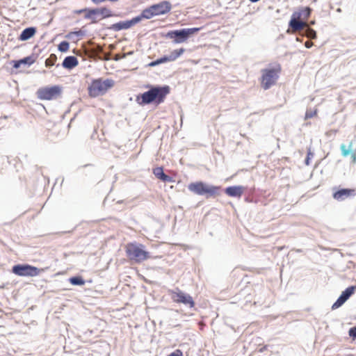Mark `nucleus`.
Returning <instances> with one entry per match:
<instances>
[{
  "mask_svg": "<svg viewBox=\"0 0 356 356\" xmlns=\"http://www.w3.org/2000/svg\"><path fill=\"white\" fill-rule=\"evenodd\" d=\"M170 92V88L168 86H152L149 90L137 95L136 101L140 105L151 103L159 105L165 101Z\"/></svg>",
  "mask_w": 356,
  "mask_h": 356,
  "instance_id": "obj_1",
  "label": "nucleus"
},
{
  "mask_svg": "<svg viewBox=\"0 0 356 356\" xmlns=\"http://www.w3.org/2000/svg\"><path fill=\"white\" fill-rule=\"evenodd\" d=\"M312 9L309 7H300L292 14L289 27L293 33L302 30L307 26V21L310 17Z\"/></svg>",
  "mask_w": 356,
  "mask_h": 356,
  "instance_id": "obj_2",
  "label": "nucleus"
},
{
  "mask_svg": "<svg viewBox=\"0 0 356 356\" xmlns=\"http://www.w3.org/2000/svg\"><path fill=\"white\" fill-rule=\"evenodd\" d=\"M115 82L110 79L102 78L94 79L88 87V95L95 98L105 95L108 90L114 86Z\"/></svg>",
  "mask_w": 356,
  "mask_h": 356,
  "instance_id": "obj_3",
  "label": "nucleus"
},
{
  "mask_svg": "<svg viewBox=\"0 0 356 356\" xmlns=\"http://www.w3.org/2000/svg\"><path fill=\"white\" fill-rule=\"evenodd\" d=\"M127 258L136 263H141L150 258L149 252L144 250L142 244L129 243L125 246Z\"/></svg>",
  "mask_w": 356,
  "mask_h": 356,
  "instance_id": "obj_4",
  "label": "nucleus"
},
{
  "mask_svg": "<svg viewBox=\"0 0 356 356\" xmlns=\"http://www.w3.org/2000/svg\"><path fill=\"white\" fill-rule=\"evenodd\" d=\"M74 13L76 15L84 13L85 19H91L92 23H97L103 19L110 17L113 15L111 10L106 7L93 9L83 8L74 10Z\"/></svg>",
  "mask_w": 356,
  "mask_h": 356,
  "instance_id": "obj_5",
  "label": "nucleus"
},
{
  "mask_svg": "<svg viewBox=\"0 0 356 356\" xmlns=\"http://www.w3.org/2000/svg\"><path fill=\"white\" fill-rule=\"evenodd\" d=\"M281 72L280 65L273 68H266L261 70V76L260 79L261 86L264 90H268L274 86Z\"/></svg>",
  "mask_w": 356,
  "mask_h": 356,
  "instance_id": "obj_6",
  "label": "nucleus"
},
{
  "mask_svg": "<svg viewBox=\"0 0 356 356\" xmlns=\"http://www.w3.org/2000/svg\"><path fill=\"white\" fill-rule=\"evenodd\" d=\"M190 191L199 195H206L209 196H216L219 193L220 186H209L202 181L191 183L188 186Z\"/></svg>",
  "mask_w": 356,
  "mask_h": 356,
  "instance_id": "obj_7",
  "label": "nucleus"
},
{
  "mask_svg": "<svg viewBox=\"0 0 356 356\" xmlns=\"http://www.w3.org/2000/svg\"><path fill=\"white\" fill-rule=\"evenodd\" d=\"M61 93L62 87L58 85H55L40 88L36 92V95L40 100L51 101L59 97Z\"/></svg>",
  "mask_w": 356,
  "mask_h": 356,
  "instance_id": "obj_8",
  "label": "nucleus"
},
{
  "mask_svg": "<svg viewBox=\"0 0 356 356\" xmlns=\"http://www.w3.org/2000/svg\"><path fill=\"white\" fill-rule=\"evenodd\" d=\"M42 268H38L29 264H17L13 267L12 272L21 277H35L43 272Z\"/></svg>",
  "mask_w": 356,
  "mask_h": 356,
  "instance_id": "obj_9",
  "label": "nucleus"
},
{
  "mask_svg": "<svg viewBox=\"0 0 356 356\" xmlns=\"http://www.w3.org/2000/svg\"><path fill=\"white\" fill-rule=\"evenodd\" d=\"M200 30V28H190L171 31L167 33L166 36L169 38L174 39L175 43H181L186 41L190 35H193Z\"/></svg>",
  "mask_w": 356,
  "mask_h": 356,
  "instance_id": "obj_10",
  "label": "nucleus"
},
{
  "mask_svg": "<svg viewBox=\"0 0 356 356\" xmlns=\"http://www.w3.org/2000/svg\"><path fill=\"white\" fill-rule=\"evenodd\" d=\"M169 294L173 302L178 304H184L190 308L195 307V301L192 296L177 288L175 290H170Z\"/></svg>",
  "mask_w": 356,
  "mask_h": 356,
  "instance_id": "obj_11",
  "label": "nucleus"
},
{
  "mask_svg": "<svg viewBox=\"0 0 356 356\" xmlns=\"http://www.w3.org/2000/svg\"><path fill=\"white\" fill-rule=\"evenodd\" d=\"M356 286H351L343 291L337 301L332 305V309H336L341 307L355 292Z\"/></svg>",
  "mask_w": 356,
  "mask_h": 356,
  "instance_id": "obj_12",
  "label": "nucleus"
},
{
  "mask_svg": "<svg viewBox=\"0 0 356 356\" xmlns=\"http://www.w3.org/2000/svg\"><path fill=\"white\" fill-rule=\"evenodd\" d=\"M152 7L156 15H165L169 13L172 9L171 3L168 1H163L159 3L154 4Z\"/></svg>",
  "mask_w": 356,
  "mask_h": 356,
  "instance_id": "obj_13",
  "label": "nucleus"
},
{
  "mask_svg": "<svg viewBox=\"0 0 356 356\" xmlns=\"http://www.w3.org/2000/svg\"><path fill=\"white\" fill-rule=\"evenodd\" d=\"M356 192L355 189L343 188L333 193V198L337 201H343L350 197L355 196Z\"/></svg>",
  "mask_w": 356,
  "mask_h": 356,
  "instance_id": "obj_14",
  "label": "nucleus"
},
{
  "mask_svg": "<svg viewBox=\"0 0 356 356\" xmlns=\"http://www.w3.org/2000/svg\"><path fill=\"white\" fill-rule=\"evenodd\" d=\"M245 188L243 186H233L225 188V193L229 197L240 198L243 194Z\"/></svg>",
  "mask_w": 356,
  "mask_h": 356,
  "instance_id": "obj_15",
  "label": "nucleus"
},
{
  "mask_svg": "<svg viewBox=\"0 0 356 356\" xmlns=\"http://www.w3.org/2000/svg\"><path fill=\"white\" fill-rule=\"evenodd\" d=\"M140 22L139 17H134L131 20L120 22L113 25L115 30L127 29Z\"/></svg>",
  "mask_w": 356,
  "mask_h": 356,
  "instance_id": "obj_16",
  "label": "nucleus"
},
{
  "mask_svg": "<svg viewBox=\"0 0 356 356\" xmlns=\"http://www.w3.org/2000/svg\"><path fill=\"white\" fill-rule=\"evenodd\" d=\"M79 65V60L74 56H67L63 61L62 65L64 68L72 70Z\"/></svg>",
  "mask_w": 356,
  "mask_h": 356,
  "instance_id": "obj_17",
  "label": "nucleus"
},
{
  "mask_svg": "<svg viewBox=\"0 0 356 356\" xmlns=\"http://www.w3.org/2000/svg\"><path fill=\"white\" fill-rule=\"evenodd\" d=\"M153 174L155 175V177L157 179H159L164 182L172 181V177H170V176H168L164 173L163 169L162 167H157V168H154Z\"/></svg>",
  "mask_w": 356,
  "mask_h": 356,
  "instance_id": "obj_18",
  "label": "nucleus"
},
{
  "mask_svg": "<svg viewBox=\"0 0 356 356\" xmlns=\"http://www.w3.org/2000/svg\"><path fill=\"white\" fill-rule=\"evenodd\" d=\"M35 33L36 29L35 27L26 28L24 30H23V31L21 33L19 37V40L21 41L27 40L33 37Z\"/></svg>",
  "mask_w": 356,
  "mask_h": 356,
  "instance_id": "obj_19",
  "label": "nucleus"
},
{
  "mask_svg": "<svg viewBox=\"0 0 356 356\" xmlns=\"http://www.w3.org/2000/svg\"><path fill=\"white\" fill-rule=\"evenodd\" d=\"M35 59L33 56H27V57L20 59L19 60L14 61L13 67L17 69L22 65H31L35 63Z\"/></svg>",
  "mask_w": 356,
  "mask_h": 356,
  "instance_id": "obj_20",
  "label": "nucleus"
},
{
  "mask_svg": "<svg viewBox=\"0 0 356 356\" xmlns=\"http://www.w3.org/2000/svg\"><path fill=\"white\" fill-rule=\"evenodd\" d=\"M154 16H156L154 14V11L152 10V6L149 8L143 10L141 15L140 16H137L136 17L140 18V22L142 19H151Z\"/></svg>",
  "mask_w": 356,
  "mask_h": 356,
  "instance_id": "obj_21",
  "label": "nucleus"
},
{
  "mask_svg": "<svg viewBox=\"0 0 356 356\" xmlns=\"http://www.w3.org/2000/svg\"><path fill=\"white\" fill-rule=\"evenodd\" d=\"M185 51L184 48H180L177 49H175L172 51L170 54L168 56L170 61H174L177 59L179 56H181Z\"/></svg>",
  "mask_w": 356,
  "mask_h": 356,
  "instance_id": "obj_22",
  "label": "nucleus"
},
{
  "mask_svg": "<svg viewBox=\"0 0 356 356\" xmlns=\"http://www.w3.org/2000/svg\"><path fill=\"white\" fill-rule=\"evenodd\" d=\"M57 60V56L54 54H50L49 58H47L45 60V66L47 67H50L54 66Z\"/></svg>",
  "mask_w": 356,
  "mask_h": 356,
  "instance_id": "obj_23",
  "label": "nucleus"
},
{
  "mask_svg": "<svg viewBox=\"0 0 356 356\" xmlns=\"http://www.w3.org/2000/svg\"><path fill=\"white\" fill-rule=\"evenodd\" d=\"M70 282L73 285H83L85 281L81 277H72L70 278Z\"/></svg>",
  "mask_w": 356,
  "mask_h": 356,
  "instance_id": "obj_24",
  "label": "nucleus"
},
{
  "mask_svg": "<svg viewBox=\"0 0 356 356\" xmlns=\"http://www.w3.org/2000/svg\"><path fill=\"white\" fill-rule=\"evenodd\" d=\"M70 44L67 41H63L58 44V50L61 52H66L69 50Z\"/></svg>",
  "mask_w": 356,
  "mask_h": 356,
  "instance_id": "obj_25",
  "label": "nucleus"
},
{
  "mask_svg": "<svg viewBox=\"0 0 356 356\" xmlns=\"http://www.w3.org/2000/svg\"><path fill=\"white\" fill-rule=\"evenodd\" d=\"M318 110L315 109H309L305 113V120L312 118L317 115Z\"/></svg>",
  "mask_w": 356,
  "mask_h": 356,
  "instance_id": "obj_26",
  "label": "nucleus"
},
{
  "mask_svg": "<svg viewBox=\"0 0 356 356\" xmlns=\"http://www.w3.org/2000/svg\"><path fill=\"white\" fill-rule=\"evenodd\" d=\"M351 147V144H350L349 147H347L346 145L342 144L340 146V149L341 151V154L343 156H347L350 154V147Z\"/></svg>",
  "mask_w": 356,
  "mask_h": 356,
  "instance_id": "obj_27",
  "label": "nucleus"
},
{
  "mask_svg": "<svg viewBox=\"0 0 356 356\" xmlns=\"http://www.w3.org/2000/svg\"><path fill=\"white\" fill-rule=\"evenodd\" d=\"M306 35L308 38H312V39H315L316 38V31L311 28L307 29Z\"/></svg>",
  "mask_w": 356,
  "mask_h": 356,
  "instance_id": "obj_28",
  "label": "nucleus"
},
{
  "mask_svg": "<svg viewBox=\"0 0 356 356\" xmlns=\"http://www.w3.org/2000/svg\"><path fill=\"white\" fill-rule=\"evenodd\" d=\"M314 157V154L311 151V148L308 149L307 155L305 159V164L309 165L310 164V160Z\"/></svg>",
  "mask_w": 356,
  "mask_h": 356,
  "instance_id": "obj_29",
  "label": "nucleus"
},
{
  "mask_svg": "<svg viewBox=\"0 0 356 356\" xmlns=\"http://www.w3.org/2000/svg\"><path fill=\"white\" fill-rule=\"evenodd\" d=\"M168 356H183V353L181 350L177 349L174 352L171 353Z\"/></svg>",
  "mask_w": 356,
  "mask_h": 356,
  "instance_id": "obj_30",
  "label": "nucleus"
},
{
  "mask_svg": "<svg viewBox=\"0 0 356 356\" xmlns=\"http://www.w3.org/2000/svg\"><path fill=\"white\" fill-rule=\"evenodd\" d=\"M159 64H161L166 62H170V60L168 56H165L163 57L159 58Z\"/></svg>",
  "mask_w": 356,
  "mask_h": 356,
  "instance_id": "obj_31",
  "label": "nucleus"
},
{
  "mask_svg": "<svg viewBox=\"0 0 356 356\" xmlns=\"http://www.w3.org/2000/svg\"><path fill=\"white\" fill-rule=\"evenodd\" d=\"M349 335L353 339H356V327H352L349 330Z\"/></svg>",
  "mask_w": 356,
  "mask_h": 356,
  "instance_id": "obj_32",
  "label": "nucleus"
},
{
  "mask_svg": "<svg viewBox=\"0 0 356 356\" xmlns=\"http://www.w3.org/2000/svg\"><path fill=\"white\" fill-rule=\"evenodd\" d=\"M158 65H159V59L149 63V66H150V67H154Z\"/></svg>",
  "mask_w": 356,
  "mask_h": 356,
  "instance_id": "obj_33",
  "label": "nucleus"
},
{
  "mask_svg": "<svg viewBox=\"0 0 356 356\" xmlns=\"http://www.w3.org/2000/svg\"><path fill=\"white\" fill-rule=\"evenodd\" d=\"M312 45H313V42L311 41H309V40L306 41L305 43V46L307 48H310Z\"/></svg>",
  "mask_w": 356,
  "mask_h": 356,
  "instance_id": "obj_34",
  "label": "nucleus"
},
{
  "mask_svg": "<svg viewBox=\"0 0 356 356\" xmlns=\"http://www.w3.org/2000/svg\"><path fill=\"white\" fill-rule=\"evenodd\" d=\"M351 157H352L353 163H355L356 162V153L355 152H353L352 154H351Z\"/></svg>",
  "mask_w": 356,
  "mask_h": 356,
  "instance_id": "obj_35",
  "label": "nucleus"
},
{
  "mask_svg": "<svg viewBox=\"0 0 356 356\" xmlns=\"http://www.w3.org/2000/svg\"><path fill=\"white\" fill-rule=\"evenodd\" d=\"M106 0H92V1L95 3H99L101 2L105 1Z\"/></svg>",
  "mask_w": 356,
  "mask_h": 356,
  "instance_id": "obj_36",
  "label": "nucleus"
},
{
  "mask_svg": "<svg viewBox=\"0 0 356 356\" xmlns=\"http://www.w3.org/2000/svg\"><path fill=\"white\" fill-rule=\"evenodd\" d=\"M250 1H252V2H257V1H259V0H250Z\"/></svg>",
  "mask_w": 356,
  "mask_h": 356,
  "instance_id": "obj_37",
  "label": "nucleus"
}]
</instances>
